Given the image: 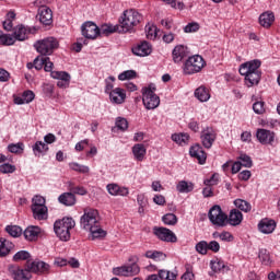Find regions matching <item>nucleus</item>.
<instances>
[{"mask_svg": "<svg viewBox=\"0 0 280 280\" xmlns=\"http://www.w3.org/2000/svg\"><path fill=\"white\" fill-rule=\"evenodd\" d=\"M81 226L84 231H89L93 240L106 237V231L100 225V212L95 209H85L81 217Z\"/></svg>", "mask_w": 280, "mask_h": 280, "instance_id": "f257e3e1", "label": "nucleus"}, {"mask_svg": "<svg viewBox=\"0 0 280 280\" xmlns=\"http://www.w3.org/2000/svg\"><path fill=\"white\" fill-rule=\"evenodd\" d=\"M143 21V15L135 9L124 11L119 19L120 25L118 26L119 34H132L135 27Z\"/></svg>", "mask_w": 280, "mask_h": 280, "instance_id": "f03ea898", "label": "nucleus"}, {"mask_svg": "<svg viewBox=\"0 0 280 280\" xmlns=\"http://www.w3.org/2000/svg\"><path fill=\"white\" fill-rule=\"evenodd\" d=\"M73 229H75V220L71 217H65L54 223V231L61 242L71 240V230Z\"/></svg>", "mask_w": 280, "mask_h": 280, "instance_id": "7ed1b4c3", "label": "nucleus"}, {"mask_svg": "<svg viewBox=\"0 0 280 280\" xmlns=\"http://www.w3.org/2000/svg\"><path fill=\"white\" fill-rule=\"evenodd\" d=\"M58 39L56 37H46L44 39H39L34 44V48L36 49L39 56H51L59 47Z\"/></svg>", "mask_w": 280, "mask_h": 280, "instance_id": "20e7f679", "label": "nucleus"}, {"mask_svg": "<svg viewBox=\"0 0 280 280\" xmlns=\"http://www.w3.org/2000/svg\"><path fill=\"white\" fill-rule=\"evenodd\" d=\"M207 62L200 55H194L186 59L183 71L185 75H194V73H200L205 69Z\"/></svg>", "mask_w": 280, "mask_h": 280, "instance_id": "39448f33", "label": "nucleus"}, {"mask_svg": "<svg viewBox=\"0 0 280 280\" xmlns=\"http://www.w3.org/2000/svg\"><path fill=\"white\" fill-rule=\"evenodd\" d=\"M31 209L33 211V218L35 220H47L48 209L45 205L46 200L43 196H34L32 200Z\"/></svg>", "mask_w": 280, "mask_h": 280, "instance_id": "423d86ee", "label": "nucleus"}, {"mask_svg": "<svg viewBox=\"0 0 280 280\" xmlns=\"http://www.w3.org/2000/svg\"><path fill=\"white\" fill-rule=\"evenodd\" d=\"M208 218L214 226H226V222L229 221V215H226V213L222 211V207L218 205L209 210Z\"/></svg>", "mask_w": 280, "mask_h": 280, "instance_id": "0eeeda50", "label": "nucleus"}, {"mask_svg": "<svg viewBox=\"0 0 280 280\" xmlns=\"http://www.w3.org/2000/svg\"><path fill=\"white\" fill-rule=\"evenodd\" d=\"M142 102L148 110L159 108L161 98L151 89H142Z\"/></svg>", "mask_w": 280, "mask_h": 280, "instance_id": "6e6552de", "label": "nucleus"}, {"mask_svg": "<svg viewBox=\"0 0 280 280\" xmlns=\"http://www.w3.org/2000/svg\"><path fill=\"white\" fill-rule=\"evenodd\" d=\"M215 139H218V131L213 129V127H206L200 135L201 144L206 150H211L213 148V143H215Z\"/></svg>", "mask_w": 280, "mask_h": 280, "instance_id": "1a4fd4ad", "label": "nucleus"}, {"mask_svg": "<svg viewBox=\"0 0 280 280\" xmlns=\"http://www.w3.org/2000/svg\"><path fill=\"white\" fill-rule=\"evenodd\" d=\"M26 267L30 275H32V272L34 275H49V270H50L49 264L42 260H34L32 262L27 261Z\"/></svg>", "mask_w": 280, "mask_h": 280, "instance_id": "9d476101", "label": "nucleus"}, {"mask_svg": "<svg viewBox=\"0 0 280 280\" xmlns=\"http://www.w3.org/2000/svg\"><path fill=\"white\" fill-rule=\"evenodd\" d=\"M8 271L10 277H12L14 280L32 279V273H30L27 265L25 266V269H22L21 267H19V265H9Z\"/></svg>", "mask_w": 280, "mask_h": 280, "instance_id": "9b49d317", "label": "nucleus"}, {"mask_svg": "<svg viewBox=\"0 0 280 280\" xmlns=\"http://www.w3.org/2000/svg\"><path fill=\"white\" fill-rule=\"evenodd\" d=\"M153 233L162 242H171L172 244H175V242H178V237H176V234L167 228H154Z\"/></svg>", "mask_w": 280, "mask_h": 280, "instance_id": "f8f14e48", "label": "nucleus"}, {"mask_svg": "<svg viewBox=\"0 0 280 280\" xmlns=\"http://www.w3.org/2000/svg\"><path fill=\"white\" fill-rule=\"evenodd\" d=\"M261 67V61L258 59H254L241 65L238 73L241 75H246L248 73H261L259 68Z\"/></svg>", "mask_w": 280, "mask_h": 280, "instance_id": "ddd939ff", "label": "nucleus"}, {"mask_svg": "<svg viewBox=\"0 0 280 280\" xmlns=\"http://www.w3.org/2000/svg\"><path fill=\"white\" fill-rule=\"evenodd\" d=\"M36 27L23 26L21 24L14 28L13 38L20 42L27 40V36H30V34H36Z\"/></svg>", "mask_w": 280, "mask_h": 280, "instance_id": "4468645a", "label": "nucleus"}, {"mask_svg": "<svg viewBox=\"0 0 280 280\" xmlns=\"http://www.w3.org/2000/svg\"><path fill=\"white\" fill-rule=\"evenodd\" d=\"M81 32L85 38H89L91 40H95L97 36H100V27L96 26L93 22H85L81 26Z\"/></svg>", "mask_w": 280, "mask_h": 280, "instance_id": "2eb2a0df", "label": "nucleus"}, {"mask_svg": "<svg viewBox=\"0 0 280 280\" xmlns=\"http://www.w3.org/2000/svg\"><path fill=\"white\" fill-rule=\"evenodd\" d=\"M37 19L43 25H51L54 23V12L47 5H42L38 9Z\"/></svg>", "mask_w": 280, "mask_h": 280, "instance_id": "dca6fc26", "label": "nucleus"}, {"mask_svg": "<svg viewBox=\"0 0 280 280\" xmlns=\"http://www.w3.org/2000/svg\"><path fill=\"white\" fill-rule=\"evenodd\" d=\"M256 137L262 145H275V132L267 129H258Z\"/></svg>", "mask_w": 280, "mask_h": 280, "instance_id": "f3484780", "label": "nucleus"}, {"mask_svg": "<svg viewBox=\"0 0 280 280\" xmlns=\"http://www.w3.org/2000/svg\"><path fill=\"white\" fill-rule=\"evenodd\" d=\"M173 61L178 65V62H183L185 58H189V48L184 45H177L172 51Z\"/></svg>", "mask_w": 280, "mask_h": 280, "instance_id": "a211bd4d", "label": "nucleus"}, {"mask_svg": "<svg viewBox=\"0 0 280 280\" xmlns=\"http://www.w3.org/2000/svg\"><path fill=\"white\" fill-rule=\"evenodd\" d=\"M190 156L192 159H197V161L200 163V165H205L207 163V152L202 149V145L195 144L189 150Z\"/></svg>", "mask_w": 280, "mask_h": 280, "instance_id": "6ab92c4d", "label": "nucleus"}, {"mask_svg": "<svg viewBox=\"0 0 280 280\" xmlns=\"http://www.w3.org/2000/svg\"><path fill=\"white\" fill-rule=\"evenodd\" d=\"M277 229V222L272 219H262L258 223V230L265 235H270Z\"/></svg>", "mask_w": 280, "mask_h": 280, "instance_id": "aec40b11", "label": "nucleus"}, {"mask_svg": "<svg viewBox=\"0 0 280 280\" xmlns=\"http://www.w3.org/2000/svg\"><path fill=\"white\" fill-rule=\"evenodd\" d=\"M135 56H140L141 58L150 56L152 54V46L148 42H141L131 49Z\"/></svg>", "mask_w": 280, "mask_h": 280, "instance_id": "412c9836", "label": "nucleus"}, {"mask_svg": "<svg viewBox=\"0 0 280 280\" xmlns=\"http://www.w3.org/2000/svg\"><path fill=\"white\" fill-rule=\"evenodd\" d=\"M109 100L113 104H124L126 102V91L121 88H116L109 92Z\"/></svg>", "mask_w": 280, "mask_h": 280, "instance_id": "4be33fe9", "label": "nucleus"}, {"mask_svg": "<svg viewBox=\"0 0 280 280\" xmlns=\"http://www.w3.org/2000/svg\"><path fill=\"white\" fill-rule=\"evenodd\" d=\"M272 23H275V13L267 11L260 14L259 25H261V27H265V30H268L272 27Z\"/></svg>", "mask_w": 280, "mask_h": 280, "instance_id": "5701e85b", "label": "nucleus"}, {"mask_svg": "<svg viewBox=\"0 0 280 280\" xmlns=\"http://www.w3.org/2000/svg\"><path fill=\"white\" fill-rule=\"evenodd\" d=\"M106 189L110 196H128L130 191L126 187H121L117 184H108Z\"/></svg>", "mask_w": 280, "mask_h": 280, "instance_id": "b1692460", "label": "nucleus"}, {"mask_svg": "<svg viewBox=\"0 0 280 280\" xmlns=\"http://www.w3.org/2000/svg\"><path fill=\"white\" fill-rule=\"evenodd\" d=\"M245 78V84L250 89V86H257L261 81V72H253L248 74H242Z\"/></svg>", "mask_w": 280, "mask_h": 280, "instance_id": "393cba45", "label": "nucleus"}, {"mask_svg": "<svg viewBox=\"0 0 280 280\" xmlns=\"http://www.w3.org/2000/svg\"><path fill=\"white\" fill-rule=\"evenodd\" d=\"M47 152H49V145L43 141H36L33 145V153L37 158L45 156Z\"/></svg>", "mask_w": 280, "mask_h": 280, "instance_id": "a878e982", "label": "nucleus"}, {"mask_svg": "<svg viewBox=\"0 0 280 280\" xmlns=\"http://www.w3.org/2000/svg\"><path fill=\"white\" fill-rule=\"evenodd\" d=\"M242 220H244V215L240 210H231L228 221L232 226H238V224H242Z\"/></svg>", "mask_w": 280, "mask_h": 280, "instance_id": "bb28decb", "label": "nucleus"}, {"mask_svg": "<svg viewBox=\"0 0 280 280\" xmlns=\"http://www.w3.org/2000/svg\"><path fill=\"white\" fill-rule=\"evenodd\" d=\"M38 235H40V228L38 226L32 225L24 231V237L28 242H34L35 240L38 238Z\"/></svg>", "mask_w": 280, "mask_h": 280, "instance_id": "cd10ccee", "label": "nucleus"}, {"mask_svg": "<svg viewBox=\"0 0 280 280\" xmlns=\"http://www.w3.org/2000/svg\"><path fill=\"white\" fill-rule=\"evenodd\" d=\"M58 200L66 207H73L75 205V195L73 192H63L59 196Z\"/></svg>", "mask_w": 280, "mask_h": 280, "instance_id": "c85d7f7f", "label": "nucleus"}, {"mask_svg": "<svg viewBox=\"0 0 280 280\" xmlns=\"http://www.w3.org/2000/svg\"><path fill=\"white\" fill-rule=\"evenodd\" d=\"M132 154L136 159V161H143V159H145V154H147V149L145 145L143 144H135L132 147Z\"/></svg>", "mask_w": 280, "mask_h": 280, "instance_id": "c756f323", "label": "nucleus"}, {"mask_svg": "<svg viewBox=\"0 0 280 280\" xmlns=\"http://www.w3.org/2000/svg\"><path fill=\"white\" fill-rule=\"evenodd\" d=\"M195 97L199 100V102H209L211 94H209V90L205 86H199L195 91Z\"/></svg>", "mask_w": 280, "mask_h": 280, "instance_id": "7c9ffc66", "label": "nucleus"}, {"mask_svg": "<svg viewBox=\"0 0 280 280\" xmlns=\"http://www.w3.org/2000/svg\"><path fill=\"white\" fill-rule=\"evenodd\" d=\"M176 189L179 194H190V191H194V183L180 180L178 182Z\"/></svg>", "mask_w": 280, "mask_h": 280, "instance_id": "2f4dec72", "label": "nucleus"}, {"mask_svg": "<svg viewBox=\"0 0 280 280\" xmlns=\"http://www.w3.org/2000/svg\"><path fill=\"white\" fill-rule=\"evenodd\" d=\"M258 257L264 266H270L272 264V258L270 257V252H268V249H266V248H261L259 250Z\"/></svg>", "mask_w": 280, "mask_h": 280, "instance_id": "473e14b6", "label": "nucleus"}, {"mask_svg": "<svg viewBox=\"0 0 280 280\" xmlns=\"http://www.w3.org/2000/svg\"><path fill=\"white\" fill-rule=\"evenodd\" d=\"M172 141L178 143V145H187L189 141V135L187 133H174L172 135Z\"/></svg>", "mask_w": 280, "mask_h": 280, "instance_id": "72a5a7b5", "label": "nucleus"}, {"mask_svg": "<svg viewBox=\"0 0 280 280\" xmlns=\"http://www.w3.org/2000/svg\"><path fill=\"white\" fill-rule=\"evenodd\" d=\"M145 257L148 259H153L154 261H165V254L163 252H156V250H148L145 253Z\"/></svg>", "mask_w": 280, "mask_h": 280, "instance_id": "f704fd0d", "label": "nucleus"}, {"mask_svg": "<svg viewBox=\"0 0 280 280\" xmlns=\"http://www.w3.org/2000/svg\"><path fill=\"white\" fill-rule=\"evenodd\" d=\"M15 43H16V39H14V35L0 33V45L10 47Z\"/></svg>", "mask_w": 280, "mask_h": 280, "instance_id": "c9c22d12", "label": "nucleus"}, {"mask_svg": "<svg viewBox=\"0 0 280 280\" xmlns=\"http://www.w3.org/2000/svg\"><path fill=\"white\" fill-rule=\"evenodd\" d=\"M16 19V13H14V11H10L7 14V19L3 21V30H5V32H12V20Z\"/></svg>", "mask_w": 280, "mask_h": 280, "instance_id": "e433bc0d", "label": "nucleus"}, {"mask_svg": "<svg viewBox=\"0 0 280 280\" xmlns=\"http://www.w3.org/2000/svg\"><path fill=\"white\" fill-rule=\"evenodd\" d=\"M234 205L237 209H240L241 211H244L245 213H248L250 211V209H253L250 203L243 199L234 200Z\"/></svg>", "mask_w": 280, "mask_h": 280, "instance_id": "4c0bfd02", "label": "nucleus"}, {"mask_svg": "<svg viewBox=\"0 0 280 280\" xmlns=\"http://www.w3.org/2000/svg\"><path fill=\"white\" fill-rule=\"evenodd\" d=\"M69 167L73 172H79L80 174H89V172H91V168H89V166L79 164L77 162L70 163Z\"/></svg>", "mask_w": 280, "mask_h": 280, "instance_id": "58836bf2", "label": "nucleus"}, {"mask_svg": "<svg viewBox=\"0 0 280 280\" xmlns=\"http://www.w3.org/2000/svg\"><path fill=\"white\" fill-rule=\"evenodd\" d=\"M7 233L11 235V237H20V235L23 233V229L19 225H7L5 226Z\"/></svg>", "mask_w": 280, "mask_h": 280, "instance_id": "ea45409f", "label": "nucleus"}, {"mask_svg": "<svg viewBox=\"0 0 280 280\" xmlns=\"http://www.w3.org/2000/svg\"><path fill=\"white\" fill-rule=\"evenodd\" d=\"M115 32H119V25L113 26L104 24L100 28V34H104L105 36H108L109 34H115Z\"/></svg>", "mask_w": 280, "mask_h": 280, "instance_id": "a19ab883", "label": "nucleus"}, {"mask_svg": "<svg viewBox=\"0 0 280 280\" xmlns=\"http://www.w3.org/2000/svg\"><path fill=\"white\" fill-rule=\"evenodd\" d=\"M50 77L54 80L62 81V80H71V74L67 71H52Z\"/></svg>", "mask_w": 280, "mask_h": 280, "instance_id": "79ce46f5", "label": "nucleus"}, {"mask_svg": "<svg viewBox=\"0 0 280 280\" xmlns=\"http://www.w3.org/2000/svg\"><path fill=\"white\" fill-rule=\"evenodd\" d=\"M210 266L213 272H220L221 270H224V268H226V264H224V260L218 258L211 260Z\"/></svg>", "mask_w": 280, "mask_h": 280, "instance_id": "37998d69", "label": "nucleus"}, {"mask_svg": "<svg viewBox=\"0 0 280 280\" xmlns=\"http://www.w3.org/2000/svg\"><path fill=\"white\" fill-rule=\"evenodd\" d=\"M127 269V277H136L139 272H141V268L137 262H132L131 265H125Z\"/></svg>", "mask_w": 280, "mask_h": 280, "instance_id": "c03bdc74", "label": "nucleus"}, {"mask_svg": "<svg viewBox=\"0 0 280 280\" xmlns=\"http://www.w3.org/2000/svg\"><path fill=\"white\" fill-rule=\"evenodd\" d=\"M162 222L168 226H174L178 222V218L174 213H167L162 218Z\"/></svg>", "mask_w": 280, "mask_h": 280, "instance_id": "a18cd8bd", "label": "nucleus"}, {"mask_svg": "<svg viewBox=\"0 0 280 280\" xmlns=\"http://www.w3.org/2000/svg\"><path fill=\"white\" fill-rule=\"evenodd\" d=\"M160 280L166 279V280H176L177 275L174 272H170L165 269L159 270V273L156 275Z\"/></svg>", "mask_w": 280, "mask_h": 280, "instance_id": "49530a36", "label": "nucleus"}, {"mask_svg": "<svg viewBox=\"0 0 280 280\" xmlns=\"http://www.w3.org/2000/svg\"><path fill=\"white\" fill-rule=\"evenodd\" d=\"M218 183H220V174L218 173L212 174L210 178L203 180L206 187H214Z\"/></svg>", "mask_w": 280, "mask_h": 280, "instance_id": "de8ad7c7", "label": "nucleus"}, {"mask_svg": "<svg viewBox=\"0 0 280 280\" xmlns=\"http://www.w3.org/2000/svg\"><path fill=\"white\" fill-rule=\"evenodd\" d=\"M266 103L264 101H257L253 104V110L256 115H264L266 113Z\"/></svg>", "mask_w": 280, "mask_h": 280, "instance_id": "09e8293b", "label": "nucleus"}, {"mask_svg": "<svg viewBox=\"0 0 280 280\" xmlns=\"http://www.w3.org/2000/svg\"><path fill=\"white\" fill-rule=\"evenodd\" d=\"M69 189L71 191V194H78L79 196H86L88 191L86 188L82 187V186H75L73 185V183L69 184Z\"/></svg>", "mask_w": 280, "mask_h": 280, "instance_id": "8fccbe9b", "label": "nucleus"}, {"mask_svg": "<svg viewBox=\"0 0 280 280\" xmlns=\"http://www.w3.org/2000/svg\"><path fill=\"white\" fill-rule=\"evenodd\" d=\"M135 78H137V71L135 70H127L118 75V80L122 82L124 80H135Z\"/></svg>", "mask_w": 280, "mask_h": 280, "instance_id": "3c124183", "label": "nucleus"}, {"mask_svg": "<svg viewBox=\"0 0 280 280\" xmlns=\"http://www.w3.org/2000/svg\"><path fill=\"white\" fill-rule=\"evenodd\" d=\"M196 250L199 253V255H207L209 250V243H207V241H200L196 245Z\"/></svg>", "mask_w": 280, "mask_h": 280, "instance_id": "603ef678", "label": "nucleus"}, {"mask_svg": "<svg viewBox=\"0 0 280 280\" xmlns=\"http://www.w3.org/2000/svg\"><path fill=\"white\" fill-rule=\"evenodd\" d=\"M23 148H24L23 142H19L16 144H9L8 145V150L12 154H22L23 153Z\"/></svg>", "mask_w": 280, "mask_h": 280, "instance_id": "864d4df0", "label": "nucleus"}, {"mask_svg": "<svg viewBox=\"0 0 280 280\" xmlns=\"http://www.w3.org/2000/svg\"><path fill=\"white\" fill-rule=\"evenodd\" d=\"M34 69H36V71H40V69H43V67H45V62H47V59H45V56L39 55L34 59Z\"/></svg>", "mask_w": 280, "mask_h": 280, "instance_id": "5fc2aeb1", "label": "nucleus"}, {"mask_svg": "<svg viewBox=\"0 0 280 280\" xmlns=\"http://www.w3.org/2000/svg\"><path fill=\"white\" fill-rule=\"evenodd\" d=\"M238 160L243 167H253V160L247 154H241Z\"/></svg>", "mask_w": 280, "mask_h": 280, "instance_id": "6e6d98bb", "label": "nucleus"}, {"mask_svg": "<svg viewBox=\"0 0 280 280\" xmlns=\"http://www.w3.org/2000/svg\"><path fill=\"white\" fill-rule=\"evenodd\" d=\"M113 275H115L116 277H128V269L126 268V265L115 267L113 269Z\"/></svg>", "mask_w": 280, "mask_h": 280, "instance_id": "4d7b16f0", "label": "nucleus"}, {"mask_svg": "<svg viewBox=\"0 0 280 280\" xmlns=\"http://www.w3.org/2000/svg\"><path fill=\"white\" fill-rule=\"evenodd\" d=\"M30 259V254L25 250H20L13 256V261H25Z\"/></svg>", "mask_w": 280, "mask_h": 280, "instance_id": "13d9d810", "label": "nucleus"}, {"mask_svg": "<svg viewBox=\"0 0 280 280\" xmlns=\"http://www.w3.org/2000/svg\"><path fill=\"white\" fill-rule=\"evenodd\" d=\"M116 127L118 130H128V120L126 118L118 117L116 119Z\"/></svg>", "mask_w": 280, "mask_h": 280, "instance_id": "bf43d9fd", "label": "nucleus"}, {"mask_svg": "<svg viewBox=\"0 0 280 280\" xmlns=\"http://www.w3.org/2000/svg\"><path fill=\"white\" fill-rule=\"evenodd\" d=\"M15 170L16 167L14 165L8 163L0 165L1 174H12L13 172H15Z\"/></svg>", "mask_w": 280, "mask_h": 280, "instance_id": "052dcab7", "label": "nucleus"}, {"mask_svg": "<svg viewBox=\"0 0 280 280\" xmlns=\"http://www.w3.org/2000/svg\"><path fill=\"white\" fill-rule=\"evenodd\" d=\"M22 97L24 98L25 104H30L31 102H34V97H36V95L33 91L27 90L23 92Z\"/></svg>", "mask_w": 280, "mask_h": 280, "instance_id": "680f3d73", "label": "nucleus"}, {"mask_svg": "<svg viewBox=\"0 0 280 280\" xmlns=\"http://www.w3.org/2000/svg\"><path fill=\"white\" fill-rule=\"evenodd\" d=\"M199 30H200V25L198 23H189L184 28L186 34H190L191 32H198Z\"/></svg>", "mask_w": 280, "mask_h": 280, "instance_id": "e2e57ef3", "label": "nucleus"}, {"mask_svg": "<svg viewBox=\"0 0 280 280\" xmlns=\"http://www.w3.org/2000/svg\"><path fill=\"white\" fill-rule=\"evenodd\" d=\"M1 245H0V257H7L10 253V249L5 247V238H0Z\"/></svg>", "mask_w": 280, "mask_h": 280, "instance_id": "0e129e2a", "label": "nucleus"}, {"mask_svg": "<svg viewBox=\"0 0 280 280\" xmlns=\"http://www.w3.org/2000/svg\"><path fill=\"white\" fill-rule=\"evenodd\" d=\"M208 250H211L212 253H220V243H218V241H211L208 243Z\"/></svg>", "mask_w": 280, "mask_h": 280, "instance_id": "69168bd1", "label": "nucleus"}, {"mask_svg": "<svg viewBox=\"0 0 280 280\" xmlns=\"http://www.w3.org/2000/svg\"><path fill=\"white\" fill-rule=\"evenodd\" d=\"M89 145V139L85 140H81L80 142H78L74 147V150L77 152H82L84 150V148H86Z\"/></svg>", "mask_w": 280, "mask_h": 280, "instance_id": "338daca9", "label": "nucleus"}, {"mask_svg": "<svg viewBox=\"0 0 280 280\" xmlns=\"http://www.w3.org/2000/svg\"><path fill=\"white\" fill-rule=\"evenodd\" d=\"M194 271H191V268L187 267L186 272L182 276V280H194Z\"/></svg>", "mask_w": 280, "mask_h": 280, "instance_id": "774afa93", "label": "nucleus"}]
</instances>
